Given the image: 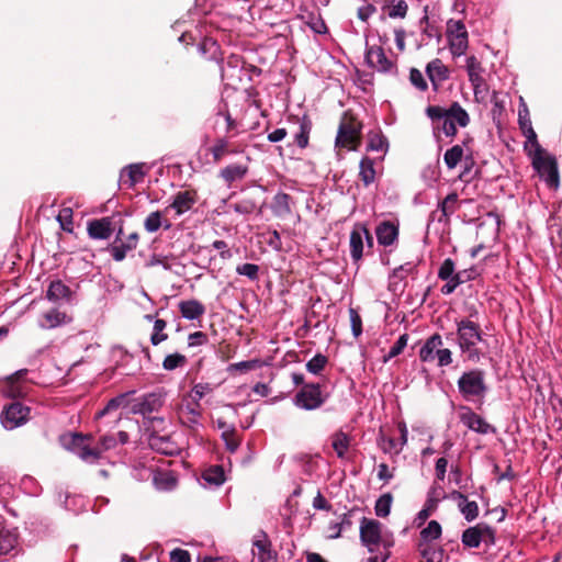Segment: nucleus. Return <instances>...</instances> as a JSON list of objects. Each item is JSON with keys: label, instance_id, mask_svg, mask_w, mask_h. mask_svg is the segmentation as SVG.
<instances>
[{"label": "nucleus", "instance_id": "nucleus-6", "mask_svg": "<svg viewBox=\"0 0 562 562\" xmlns=\"http://www.w3.org/2000/svg\"><path fill=\"white\" fill-rule=\"evenodd\" d=\"M362 123L355 116L345 113L336 136V147L356 150L361 143Z\"/></svg>", "mask_w": 562, "mask_h": 562}, {"label": "nucleus", "instance_id": "nucleus-62", "mask_svg": "<svg viewBox=\"0 0 562 562\" xmlns=\"http://www.w3.org/2000/svg\"><path fill=\"white\" fill-rule=\"evenodd\" d=\"M376 12V8L371 3H364L360 8H358L357 16L362 22H368V20Z\"/></svg>", "mask_w": 562, "mask_h": 562}, {"label": "nucleus", "instance_id": "nucleus-36", "mask_svg": "<svg viewBox=\"0 0 562 562\" xmlns=\"http://www.w3.org/2000/svg\"><path fill=\"white\" fill-rule=\"evenodd\" d=\"M162 225H165L166 228L171 227V223L167 220L164 221L162 213L159 211L151 212L144 222V226L149 233L158 231Z\"/></svg>", "mask_w": 562, "mask_h": 562}, {"label": "nucleus", "instance_id": "nucleus-29", "mask_svg": "<svg viewBox=\"0 0 562 562\" xmlns=\"http://www.w3.org/2000/svg\"><path fill=\"white\" fill-rule=\"evenodd\" d=\"M71 290L68 285H66L61 280H54L50 282L46 297L52 302H57L59 300L69 301L71 297Z\"/></svg>", "mask_w": 562, "mask_h": 562}, {"label": "nucleus", "instance_id": "nucleus-21", "mask_svg": "<svg viewBox=\"0 0 562 562\" xmlns=\"http://www.w3.org/2000/svg\"><path fill=\"white\" fill-rule=\"evenodd\" d=\"M178 308L181 316L189 321L201 322L202 316L205 314V306L198 300H184L178 303Z\"/></svg>", "mask_w": 562, "mask_h": 562}, {"label": "nucleus", "instance_id": "nucleus-18", "mask_svg": "<svg viewBox=\"0 0 562 562\" xmlns=\"http://www.w3.org/2000/svg\"><path fill=\"white\" fill-rule=\"evenodd\" d=\"M375 235L380 245L392 246L397 241L398 226L390 221H383L376 226Z\"/></svg>", "mask_w": 562, "mask_h": 562}, {"label": "nucleus", "instance_id": "nucleus-2", "mask_svg": "<svg viewBox=\"0 0 562 562\" xmlns=\"http://www.w3.org/2000/svg\"><path fill=\"white\" fill-rule=\"evenodd\" d=\"M134 393L135 392L132 391L110 400L106 406L95 414V418H102L120 406L125 408L128 413L148 417L161 406L160 396L156 393H149L142 397H133Z\"/></svg>", "mask_w": 562, "mask_h": 562}, {"label": "nucleus", "instance_id": "nucleus-58", "mask_svg": "<svg viewBox=\"0 0 562 562\" xmlns=\"http://www.w3.org/2000/svg\"><path fill=\"white\" fill-rule=\"evenodd\" d=\"M101 453L102 452L99 449V447H97V448L82 447L78 452L79 457L83 461H87V462H94L95 460H98L100 458Z\"/></svg>", "mask_w": 562, "mask_h": 562}, {"label": "nucleus", "instance_id": "nucleus-3", "mask_svg": "<svg viewBox=\"0 0 562 562\" xmlns=\"http://www.w3.org/2000/svg\"><path fill=\"white\" fill-rule=\"evenodd\" d=\"M457 342L462 353L469 359H479L477 344L482 340L480 325L470 318L456 321Z\"/></svg>", "mask_w": 562, "mask_h": 562}, {"label": "nucleus", "instance_id": "nucleus-33", "mask_svg": "<svg viewBox=\"0 0 562 562\" xmlns=\"http://www.w3.org/2000/svg\"><path fill=\"white\" fill-rule=\"evenodd\" d=\"M448 42L453 56L459 57L465 54L469 46L468 34L449 35Z\"/></svg>", "mask_w": 562, "mask_h": 562}, {"label": "nucleus", "instance_id": "nucleus-13", "mask_svg": "<svg viewBox=\"0 0 562 562\" xmlns=\"http://www.w3.org/2000/svg\"><path fill=\"white\" fill-rule=\"evenodd\" d=\"M458 412L460 422L470 430L481 435L494 434L496 431L491 424L475 414L470 407L462 405L459 407Z\"/></svg>", "mask_w": 562, "mask_h": 562}, {"label": "nucleus", "instance_id": "nucleus-61", "mask_svg": "<svg viewBox=\"0 0 562 562\" xmlns=\"http://www.w3.org/2000/svg\"><path fill=\"white\" fill-rule=\"evenodd\" d=\"M462 34H468L465 25L462 21L450 20L447 23V36L448 37H449V35H462Z\"/></svg>", "mask_w": 562, "mask_h": 562}, {"label": "nucleus", "instance_id": "nucleus-24", "mask_svg": "<svg viewBox=\"0 0 562 562\" xmlns=\"http://www.w3.org/2000/svg\"><path fill=\"white\" fill-rule=\"evenodd\" d=\"M149 447L158 453L172 457L176 452V442L170 436L151 435L148 439Z\"/></svg>", "mask_w": 562, "mask_h": 562}, {"label": "nucleus", "instance_id": "nucleus-30", "mask_svg": "<svg viewBox=\"0 0 562 562\" xmlns=\"http://www.w3.org/2000/svg\"><path fill=\"white\" fill-rule=\"evenodd\" d=\"M42 318L43 322L41 323V326L43 328H54L68 321L66 313L60 312L56 308L45 312Z\"/></svg>", "mask_w": 562, "mask_h": 562}, {"label": "nucleus", "instance_id": "nucleus-47", "mask_svg": "<svg viewBox=\"0 0 562 562\" xmlns=\"http://www.w3.org/2000/svg\"><path fill=\"white\" fill-rule=\"evenodd\" d=\"M447 281L446 284H443L440 289L441 293L445 295H449L454 292V290L465 282V280L462 277V272H457L456 276L445 279Z\"/></svg>", "mask_w": 562, "mask_h": 562}, {"label": "nucleus", "instance_id": "nucleus-53", "mask_svg": "<svg viewBox=\"0 0 562 562\" xmlns=\"http://www.w3.org/2000/svg\"><path fill=\"white\" fill-rule=\"evenodd\" d=\"M234 211L239 214H251L257 209L256 203L250 199H244L241 201L236 202L234 205Z\"/></svg>", "mask_w": 562, "mask_h": 562}, {"label": "nucleus", "instance_id": "nucleus-40", "mask_svg": "<svg viewBox=\"0 0 562 562\" xmlns=\"http://www.w3.org/2000/svg\"><path fill=\"white\" fill-rule=\"evenodd\" d=\"M203 479L206 483L218 486L224 483L225 473L222 467L214 465L204 471Z\"/></svg>", "mask_w": 562, "mask_h": 562}, {"label": "nucleus", "instance_id": "nucleus-27", "mask_svg": "<svg viewBox=\"0 0 562 562\" xmlns=\"http://www.w3.org/2000/svg\"><path fill=\"white\" fill-rule=\"evenodd\" d=\"M248 173V166L244 164H231L225 168L221 169L220 177L224 180L227 186H231L235 181L243 180Z\"/></svg>", "mask_w": 562, "mask_h": 562}, {"label": "nucleus", "instance_id": "nucleus-7", "mask_svg": "<svg viewBox=\"0 0 562 562\" xmlns=\"http://www.w3.org/2000/svg\"><path fill=\"white\" fill-rule=\"evenodd\" d=\"M360 539L370 552L379 550L380 546L383 550L389 549L391 542L382 537V525L374 519L363 517L360 522Z\"/></svg>", "mask_w": 562, "mask_h": 562}, {"label": "nucleus", "instance_id": "nucleus-11", "mask_svg": "<svg viewBox=\"0 0 562 562\" xmlns=\"http://www.w3.org/2000/svg\"><path fill=\"white\" fill-rule=\"evenodd\" d=\"M120 214L105 216L88 222L87 232L92 239H109L113 232H117L120 225Z\"/></svg>", "mask_w": 562, "mask_h": 562}, {"label": "nucleus", "instance_id": "nucleus-56", "mask_svg": "<svg viewBox=\"0 0 562 562\" xmlns=\"http://www.w3.org/2000/svg\"><path fill=\"white\" fill-rule=\"evenodd\" d=\"M349 318L351 324L352 335L357 338L362 334V319L358 312L353 308L349 310Z\"/></svg>", "mask_w": 562, "mask_h": 562}, {"label": "nucleus", "instance_id": "nucleus-60", "mask_svg": "<svg viewBox=\"0 0 562 562\" xmlns=\"http://www.w3.org/2000/svg\"><path fill=\"white\" fill-rule=\"evenodd\" d=\"M310 126L306 123H301L300 131L295 135V143L300 148H305L308 145Z\"/></svg>", "mask_w": 562, "mask_h": 562}, {"label": "nucleus", "instance_id": "nucleus-64", "mask_svg": "<svg viewBox=\"0 0 562 562\" xmlns=\"http://www.w3.org/2000/svg\"><path fill=\"white\" fill-rule=\"evenodd\" d=\"M227 151V142L218 139L212 147V154L216 161L221 160Z\"/></svg>", "mask_w": 562, "mask_h": 562}, {"label": "nucleus", "instance_id": "nucleus-63", "mask_svg": "<svg viewBox=\"0 0 562 562\" xmlns=\"http://www.w3.org/2000/svg\"><path fill=\"white\" fill-rule=\"evenodd\" d=\"M223 438L225 440L226 448L231 452H234L237 450V448L239 447V439L237 438L234 430L223 432Z\"/></svg>", "mask_w": 562, "mask_h": 562}, {"label": "nucleus", "instance_id": "nucleus-45", "mask_svg": "<svg viewBox=\"0 0 562 562\" xmlns=\"http://www.w3.org/2000/svg\"><path fill=\"white\" fill-rule=\"evenodd\" d=\"M441 536V526L438 521L431 520L426 528L420 531V537L425 541L436 540Z\"/></svg>", "mask_w": 562, "mask_h": 562}, {"label": "nucleus", "instance_id": "nucleus-57", "mask_svg": "<svg viewBox=\"0 0 562 562\" xmlns=\"http://www.w3.org/2000/svg\"><path fill=\"white\" fill-rule=\"evenodd\" d=\"M519 123H520L521 128H524V130L528 128V133H529L528 138L536 142L537 136H536L535 131L531 127V122L528 119V110L526 106H524V109L519 110Z\"/></svg>", "mask_w": 562, "mask_h": 562}, {"label": "nucleus", "instance_id": "nucleus-55", "mask_svg": "<svg viewBox=\"0 0 562 562\" xmlns=\"http://www.w3.org/2000/svg\"><path fill=\"white\" fill-rule=\"evenodd\" d=\"M454 269L456 266L453 260L450 258L445 259L439 268L438 278L442 280L456 276Z\"/></svg>", "mask_w": 562, "mask_h": 562}, {"label": "nucleus", "instance_id": "nucleus-1", "mask_svg": "<svg viewBox=\"0 0 562 562\" xmlns=\"http://www.w3.org/2000/svg\"><path fill=\"white\" fill-rule=\"evenodd\" d=\"M426 114L431 120L434 133L442 132L448 137L456 136L457 125L465 127L470 123L468 112L459 102L451 103L449 108L429 105Z\"/></svg>", "mask_w": 562, "mask_h": 562}, {"label": "nucleus", "instance_id": "nucleus-4", "mask_svg": "<svg viewBox=\"0 0 562 562\" xmlns=\"http://www.w3.org/2000/svg\"><path fill=\"white\" fill-rule=\"evenodd\" d=\"M418 357L422 362L436 363L438 367H448L452 363V352L443 347V340L439 334H434L425 340Z\"/></svg>", "mask_w": 562, "mask_h": 562}, {"label": "nucleus", "instance_id": "nucleus-44", "mask_svg": "<svg viewBox=\"0 0 562 562\" xmlns=\"http://www.w3.org/2000/svg\"><path fill=\"white\" fill-rule=\"evenodd\" d=\"M125 172L128 178V186L133 187L134 184L140 182L144 179V176H145L144 165H142V164L130 165L125 169Z\"/></svg>", "mask_w": 562, "mask_h": 562}, {"label": "nucleus", "instance_id": "nucleus-23", "mask_svg": "<svg viewBox=\"0 0 562 562\" xmlns=\"http://www.w3.org/2000/svg\"><path fill=\"white\" fill-rule=\"evenodd\" d=\"M463 158L465 170L460 177H462L470 169V166L473 162L471 157H464L463 146L454 145L451 148H449L443 155V161L448 169H454L458 166V164L462 161Z\"/></svg>", "mask_w": 562, "mask_h": 562}, {"label": "nucleus", "instance_id": "nucleus-35", "mask_svg": "<svg viewBox=\"0 0 562 562\" xmlns=\"http://www.w3.org/2000/svg\"><path fill=\"white\" fill-rule=\"evenodd\" d=\"M349 443V437L342 431H338L334 434L331 437L333 449L335 450L337 457L340 459H344L346 457Z\"/></svg>", "mask_w": 562, "mask_h": 562}, {"label": "nucleus", "instance_id": "nucleus-32", "mask_svg": "<svg viewBox=\"0 0 562 562\" xmlns=\"http://www.w3.org/2000/svg\"><path fill=\"white\" fill-rule=\"evenodd\" d=\"M387 146V139L381 131H370L368 133V150L384 153Z\"/></svg>", "mask_w": 562, "mask_h": 562}, {"label": "nucleus", "instance_id": "nucleus-16", "mask_svg": "<svg viewBox=\"0 0 562 562\" xmlns=\"http://www.w3.org/2000/svg\"><path fill=\"white\" fill-rule=\"evenodd\" d=\"M366 60L371 68L381 72H389L394 67V64L385 55L381 45L369 46L366 50Z\"/></svg>", "mask_w": 562, "mask_h": 562}, {"label": "nucleus", "instance_id": "nucleus-9", "mask_svg": "<svg viewBox=\"0 0 562 562\" xmlns=\"http://www.w3.org/2000/svg\"><path fill=\"white\" fill-rule=\"evenodd\" d=\"M482 542L495 543V531L486 524H477L469 527L462 533V543L469 548H477Z\"/></svg>", "mask_w": 562, "mask_h": 562}, {"label": "nucleus", "instance_id": "nucleus-48", "mask_svg": "<svg viewBox=\"0 0 562 562\" xmlns=\"http://www.w3.org/2000/svg\"><path fill=\"white\" fill-rule=\"evenodd\" d=\"M57 221L60 224V227L68 233L72 232V210L70 207H64L59 211L57 215Z\"/></svg>", "mask_w": 562, "mask_h": 562}, {"label": "nucleus", "instance_id": "nucleus-31", "mask_svg": "<svg viewBox=\"0 0 562 562\" xmlns=\"http://www.w3.org/2000/svg\"><path fill=\"white\" fill-rule=\"evenodd\" d=\"M196 201L198 196L194 190L178 191V215L191 210Z\"/></svg>", "mask_w": 562, "mask_h": 562}, {"label": "nucleus", "instance_id": "nucleus-5", "mask_svg": "<svg viewBox=\"0 0 562 562\" xmlns=\"http://www.w3.org/2000/svg\"><path fill=\"white\" fill-rule=\"evenodd\" d=\"M535 150L532 153V167L548 186L557 188L559 186L558 162L553 155L543 149L535 142Z\"/></svg>", "mask_w": 562, "mask_h": 562}, {"label": "nucleus", "instance_id": "nucleus-37", "mask_svg": "<svg viewBox=\"0 0 562 562\" xmlns=\"http://www.w3.org/2000/svg\"><path fill=\"white\" fill-rule=\"evenodd\" d=\"M457 203H458V194L456 192H452L448 194L439 204V209L441 212V216L439 217V221H448L449 216L454 213L457 210Z\"/></svg>", "mask_w": 562, "mask_h": 562}, {"label": "nucleus", "instance_id": "nucleus-19", "mask_svg": "<svg viewBox=\"0 0 562 562\" xmlns=\"http://www.w3.org/2000/svg\"><path fill=\"white\" fill-rule=\"evenodd\" d=\"M450 498L457 502L458 508L467 521H473L479 516V505L474 501H469L464 494L453 491Z\"/></svg>", "mask_w": 562, "mask_h": 562}, {"label": "nucleus", "instance_id": "nucleus-42", "mask_svg": "<svg viewBox=\"0 0 562 562\" xmlns=\"http://www.w3.org/2000/svg\"><path fill=\"white\" fill-rule=\"evenodd\" d=\"M260 366H261V362L258 359L240 361V362H237V363H232L228 367V371L232 374L245 373V372H248V371L257 370L258 368H260Z\"/></svg>", "mask_w": 562, "mask_h": 562}, {"label": "nucleus", "instance_id": "nucleus-15", "mask_svg": "<svg viewBox=\"0 0 562 562\" xmlns=\"http://www.w3.org/2000/svg\"><path fill=\"white\" fill-rule=\"evenodd\" d=\"M328 394L323 393L321 389H301L295 395V405L304 409H315L319 407Z\"/></svg>", "mask_w": 562, "mask_h": 562}, {"label": "nucleus", "instance_id": "nucleus-25", "mask_svg": "<svg viewBox=\"0 0 562 562\" xmlns=\"http://www.w3.org/2000/svg\"><path fill=\"white\" fill-rule=\"evenodd\" d=\"M195 36H193L191 33L184 32L180 37H178V42H181L183 44L192 45V48L195 49L196 53L204 56L206 52L212 50L211 57L215 56V53L217 52L216 43L212 40L204 38L203 41L199 42L196 45L193 43L195 42Z\"/></svg>", "mask_w": 562, "mask_h": 562}, {"label": "nucleus", "instance_id": "nucleus-20", "mask_svg": "<svg viewBox=\"0 0 562 562\" xmlns=\"http://www.w3.org/2000/svg\"><path fill=\"white\" fill-rule=\"evenodd\" d=\"M426 74L435 90L449 78V69L441 59L436 58L427 64Z\"/></svg>", "mask_w": 562, "mask_h": 562}, {"label": "nucleus", "instance_id": "nucleus-39", "mask_svg": "<svg viewBox=\"0 0 562 562\" xmlns=\"http://www.w3.org/2000/svg\"><path fill=\"white\" fill-rule=\"evenodd\" d=\"M483 372L471 370L462 374L458 381V386H483Z\"/></svg>", "mask_w": 562, "mask_h": 562}, {"label": "nucleus", "instance_id": "nucleus-8", "mask_svg": "<svg viewBox=\"0 0 562 562\" xmlns=\"http://www.w3.org/2000/svg\"><path fill=\"white\" fill-rule=\"evenodd\" d=\"M138 240V233L134 232L128 235L125 234L123 228V218L120 217V225L117 227L115 240L108 249L115 261H122L126 258L128 251H132L137 247Z\"/></svg>", "mask_w": 562, "mask_h": 562}, {"label": "nucleus", "instance_id": "nucleus-22", "mask_svg": "<svg viewBox=\"0 0 562 562\" xmlns=\"http://www.w3.org/2000/svg\"><path fill=\"white\" fill-rule=\"evenodd\" d=\"M408 12V4L405 0H385L382 7V14L380 20L384 21L390 19H405Z\"/></svg>", "mask_w": 562, "mask_h": 562}, {"label": "nucleus", "instance_id": "nucleus-26", "mask_svg": "<svg viewBox=\"0 0 562 562\" xmlns=\"http://www.w3.org/2000/svg\"><path fill=\"white\" fill-rule=\"evenodd\" d=\"M465 67L469 80L473 87L474 92L476 93L477 90L484 83V79L482 77L483 68L481 66V63L475 56L472 55L467 58Z\"/></svg>", "mask_w": 562, "mask_h": 562}, {"label": "nucleus", "instance_id": "nucleus-10", "mask_svg": "<svg viewBox=\"0 0 562 562\" xmlns=\"http://www.w3.org/2000/svg\"><path fill=\"white\" fill-rule=\"evenodd\" d=\"M364 241L369 249L373 247V237L366 225L356 224L349 239L350 256L355 262L359 261L363 256Z\"/></svg>", "mask_w": 562, "mask_h": 562}, {"label": "nucleus", "instance_id": "nucleus-38", "mask_svg": "<svg viewBox=\"0 0 562 562\" xmlns=\"http://www.w3.org/2000/svg\"><path fill=\"white\" fill-rule=\"evenodd\" d=\"M18 539L14 531L1 529L0 531V554H8L16 546Z\"/></svg>", "mask_w": 562, "mask_h": 562}, {"label": "nucleus", "instance_id": "nucleus-43", "mask_svg": "<svg viewBox=\"0 0 562 562\" xmlns=\"http://www.w3.org/2000/svg\"><path fill=\"white\" fill-rule=\"evenodd\" d=\"M392 495L391 494H383L381 495L378 501L375 502L374 510L375 515L379 517H386L389 516L391 512V505H392Z\"/></svg>", "mask_w": 562, "mask_h": 562}, {"label": "nucleus", "instance_id": "nucleus-17", "mask_svg": "<svg viewBox=\"0 0 562 562\" xmlns=\"http://www.w3.org/2000/svg\"><path fill=\"white\" fill-rule=\"evenodd\" d=\"M252 555L258 562H276V554L271 550V543L262 531L254 537Z\"/></svg>", "mask_w": 562, "mask_h": 562}, {"label": "nucleus", "instance_id": "nucleus-34", "mask_svg": "<svg viewBox=\"0 0 562 562\" xmlns=\"http://www.w3.org/2000/svg\"><path fill=\"white\" fill-rule=\"evenodd\" d=\"M359 177L366 187L374 182L375 169L373 166V161L370 158L364 157L361 159Z\"/></svg>", "mask_w": 562, "mask_h": 562}, {"label": "nucleus", "instance_id": "nucleus-52", "mask_svg": "<svg viewBox=\"0 0 562 562\" xmlns=\"http://www.w3.org/2000/svg\"><path fill=\"white\" fill-rule=\"evenodd\" d=\"M327 363V359L325 356L318 353L316 356H314L307 363H306V368L310 372L316 374L318 372H321L324 367L326 366Z\"/></svg>", "mask_w": 562, "mask_h": 562}, {"label": "nucleus", "instance_id": "nucleus-59", "mask_svg": "<svg viewBox=\"0 0 562 562\" xmlns=\"http://www.w3.org/2000/svg\"><path fill=\"white\" fill-rule=\"evenodd\" d=\"M207 342V336L203 331H195L188 337V348L193 349Z\"/></svg>", "mask_w": 562, "mask_h": 562}, {"label": "nucleus", "instance_id": "nucleus-46", "mask_svg": "<svg viewBox=\"0 0 562 562\" xmlns=\"http://www.w3.org/2000/svg\"><path fill=\"white\" fill-rule=\"evenodd\" d=\"M485 389H460L462 397L465 401L473 402L476 404L477 408H481L483 404V392Z\"/></svg>", "mask_w": 562, "mask_h": 562}, {"label": "nucleus", "instance_id": "nucleus-28", "mask_svg": "<svg viewBox=\"0 0 562 562\" xmlns=\"http://www.w3.org/2000/svg\"><path fill=\"white\" fill-rule=\"evenodd\" d=\"M292 198L284 192H278L271 203V210L278 217H285L292 213Z\"/></svg>", "mask_w": 562, "mask_h": 562}, {"label": "nucleus", "instance_id": "nucleus-51", "mask_svg": "<svg viewBox=\"0 0 562 562\" xmlns=\"http://www.w3.org/2000/svg\"><path fill=\"white\" fill-rule=\"evenodd\" d=\"M409 81L418 90L425 91L428 87L426 79L422 71L416 68H412L409 71Z\"/></svg>", "mask_w": 562, "mask_h": 562}, {"label": "nucleus", "instance_id": "nucleus-50", "mask_svg": "<svg viewBox=\"0 0 562 562\" xmlns=\"http://www.w3.org/2000/svg\"><path fill=\"white\" fill-rule=\"evenodd\" d=\"M29 370L21 369L5 378V382L9 386H13L14 384H25L31 381L27 379Z\"/></svg>", "mask_w": 562, "mask_h": 562}, {"label": "nucleus", "instance_id": "nucleus-54", "mask_svg": "<svg viewBox=\"0 0 562 562\" xmlns=\"http://www.w3.org/2000/svg\"><path fill=\"white\" fill-rule=\"evenodd\" d=\"M408 335L403 334L398 337V339L393 344L387 353V359L394 358L398 356L404 348L407 346Z\"/></svg>", "mask_w": 562, "mask_h": 562}, {"label": "nucleus", "instance_id": "nucleus-12", "mask_svg": "<svg viewBox=\"0 0 562 562\" xmlns=\"http://www.w3.org/2000/svg\"><path fill=\"white\" fill-rule=\"evenodd\" d=\"M172 460L159 459L153 470V482L159 491H171L176 486V476L171 469Z\"/></svg>", "mask_w": 562, "mask_h": 562}, {"label": "nucleus", "instance_id": "nucleus-49", "mask_svg": "<svg viewBox=\"0 0 562 562\" xmlns=\"http://www.w3.org/2000/svg\"><path fill=\"white\" fill-rule=\"evenodd\" d=\"M236 272L254 281L259 277V266L255 263H243L236 267Z\"/></svg>", "mask_w": 562, "mask_h": 562}, {"label": "nucleus", "instance_id": "nucleus-41", "mask_svg": "<svg viewBox=\"0 0 562 562\" xmlns=\"http://www.w3.org/2000/svg\"><path fill=\"white\" fill-rule=\"evenodd\" d=\"M378 443H379V447L385 453L398 454L402 451V448L396 439L386 437L382 432L380 434V436L378 438Z\"/></svg>", "mask_w": 562, "mask_h": 562}, {"label": "nucleus", "instance_id": "nucleus-14", "mask_svg": "<svg viewBox=\"0 0 562 562\" xmlns=\"http://www.w3.org/2000/svg\"><path fill=\"white\" fill-rule=\"evenodd\" d=\"M29 413V407L19 402H13L4 407L1 413V424L5 429L12 430L26 422Z\"/></svg>", "mask_w": 562, "mask_h": 562}]
</instances>
